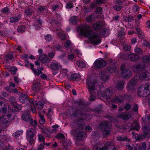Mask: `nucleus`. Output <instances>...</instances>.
Returning <instances> with one entry per match:
<instances>
[{
    "mask_svg": "<svg viewBox=\"0 0 150 150\" xmlns=\"http://www.w3.org/2000/svg\"><path fill=\"white\" fill-rule=\"evenodd\" d=\"M86 136V134L83 132L79 131L76 134V136L77 138H83Z\"/></svg>",
    "mask_w": 150,
    "mask_h": 150,
    "instance_id": "58836bf2",
    "label": "nucleus"
},
{
    "mask_svg": "<svg viewBox=\"0 0 150 150\" xmlns=\"http://www.w3.org/2000/svg\"><path fill=\"white\" fill-rule=\"evenodd\" d=\"M84 119V117H82L74 120V123L71 124L74 130L77 131L79 129V128L81 129L83 128L84 123L83 122Z\"/></svg>",
    "mask_w": 150,
    "mask_h": 150,
    "instance_id": "20e7f679",
    "label": "nucleus"
},
{
    "mask_svg": "<svg viewBox=\"0 0 150 150\" xmlns=\"http://www.w3.org/2000/svg\"><path fill=\"white\" fill-rule=\"evenodd\" d=\"M36 105L38 109L39 110H42L44 107L43 104L40 101L37 103Z\"/></svg>",
    "mask_w": 150,
    "mask_h": 150,
    "instance_id": "5fc2aeb1",
    "label": "nucleus"
},
{
    "mask_svg": "<svg viewBox=\"0 0 150 150\" xmlns=\"http://www.w3.org/2000/svg\"><path fill=\"white\" fill-rule=\"evenodd\" d=\"M25 27L24 25H21L17 28V31L18 32L22 33L25 31Z\"/></svg>",
    "mask_w": 150,
    "mask_h": 150,
    "instance_id": "49530a36",
    "label": "nucleus"
},
{
    "mask_svg": "<svg viewBox=\"0 0 150 150\" xmlns=\"http://www.w3.org/2000/svg\"><path fill=\"white\" fill-rule=\"evenodd\" d=\"M138 94L140 96L144 97L150 95V85L146 83L144 87H140L138 89Z\"/></svg>",
    "mask_w": 150,
    "mask_h": 150,
    "instance_id": "7ed1b4c3",
    "label": "nucleus"
},
{
    "mask_svg": "<svg viewBox=\"0 0 150 150\" xmlns=\"http://www.w3.org/2000/svg\"><path fill=\"white\" fill-rule=\"evenodd\" d=\"M123 6H122L115 5L113 6V8L114 9L119 11H120L122 8Z\"/></svg>",
    "mask_w": 150,
    "mask_h": 150,
    "instance_id": "0e129e2a",
    "label": "nucleus"
},
{
    "mask_svg": "<svg viewBox=\"0 0 150 150\" xmlns=\"http://www.w3.org/2000/svg\"><path fill=\"white\" fill-rule=\"evenodd\" d=\"M126 146L127 147V149L129 150H133L134 145H130L129 144L127 143L126 144Z\"/></svg>",
    "mask_w": 150,
    "mask_h": 150,
    "instance_id": "338daca9",
    "label": "nucleus"
},
{
    "mask_svg": "<svg viewBox=\"0 0 150 150\" xmlns=\"http://www.w3.org/2000/svg\"><path fill=\"white\" fill-rule=\"evenodd\" d=\"M21 108V107L20 105L16 104L13 105L12 107V110L14 111L18 112Z\"/></svg>",
    "mask_w": 150,
    "mask_h": 150,
    "instance_id": "72a5a7b5",
    "label": "nucleus"
},
{
    "mask_svg": "<svg viewBox=\"0 0 150 150\" xmlns=\"http://www.w3.org/2000/svg\"><path fill=\"white\" fill-rule=\"evenodd\" d=\"M45 40L47 42H50L52 40V37L50 34H47L45 36Z\"/></svg>",
    "mask_w": 150,
    "mask_h": 150,
    "instance_id": "680f3d73",
    "label": "nucleus"
},
{
    "mask_svg": "<svg viewBox=\"0 0 150 150\" xmlns=\"http://www.w3.org/2000/svg\"><path fill=\"white\" fill-rule=\"evenodd\" d=\"M72 111V115L74 117L79 116V115H81L83 116L85 115L83 110L78 107L73 108Z\"/></svg>",
    "mask_w": 150,
    "mask_h": 150,
    "instance_id": "6e6552de",
    "label": "nucleus"
},
{
    "mask_svg": "<svg viewBox=\"0 0 150 150\" xmlns=\"http://www.w3.org/2000/svg\"><path fill=\"white\" fill-rule=\"evenodd\" d=\"M34 99L33 98H31L29 100V101L30 104V109L33 112L35 113L36 111V109L35 108V103L34 101Z\"/></svg>",
    "mask_w": 150,
    "mask_h": 150,
    "instance_id": "a878e982",
    "label": "nucleus"
},
{
    "mask_svg": "<svg viewBox=\"0 0 150 150\" xmlns=\"http://www.w3.org/2000/svg\"><path fill=\"white\" fill-rule=\"evenodd\" d=\"M78 30L81 34L88 38L91 42L95 45L99 44L100 42V38L97 34L92 30L90 27L87 25L80 26Z\"/></svg>",
    "mask_w": 150,
    "mask_h": 150,
    "instance_id": "f257e3e1",
    "label": "nucleus"
},
{
    "mask_svg": "<svg viewBox=\"0 0 150 150\" xmlns=\"http://www.w3.org/2000/svg\"><path fill=\"white\" fill-rule=\"evenodd\" d=\"M94 64L95 66L98 68H102L106 65V62L103 60H96Z\"/></svg>",
    "mask_w": 150,
    "mask_h": 150,
    "instance_id": "f8f14e48",
    "label": "nucleus"
},
{
    "mask_svg": "<svg viewBox=\"0 0 150 150\" xmlns=\"http://www.w3.org/2000/svg\"><path fill=\"white\" fill-rule=\"evenodd\" d=\"M86 86L88 91L91 94L89 98V100L93 101L96 98V94L94 91L99 86L98 83L96 80L92 79V78H88L86 80Z\"/></svg>",
    "mask_w": 150,
    "mask_h": 150,
    "instance_id": "f03ea898",
    "label": "nucleus"
},
{
    "mask_svg": "<svg viewBox=\"0 0 150 150\" xmlns=\"http://www.w3.org/2000/svg\"><path fill=\"white\" fill-rule=\"evenodd\" d=\"M71 80L72 81H74L80 77V75L79 74H71Z\"/></svg>",
    "mask_w": 150,
    "mask_h": 150,
    "instance_id": "4c0bfd02",
    "label": "nucleus"
},
{
    "mask_svg": "<svg viewBox=\"0 0 150 150\" xmlns=\"http://www.w3.org/2000/svg\"><path fill=\"white\" fill-rule=\"evenodd\" d=\"M112 101L115 103H121L123 102L124 98L121 95H119L112 99Z\"/></svg>",
    "mask_w": 150,
    "mask_h": 150,
    "instance_id": "b1692460",
    "label": "nucleus"
},
{
    "mask_svg": "<svg viewBox=\"0 0 150 150\" xmlns=\"http://www.w3.org/2000/svg\"><path fill=\"white\" fill-rule=\"evenodd\" d=\"M39 141L40 142H44L45 138L43 135L41 134H39L38 135Z\"/></svg>",
    "mask_w": 150,
    "mask_h": 150,
    "instance_id": "de8ad7c7",
    "label": "nucleus"
},
{
    "mask_svg": "<svg viewBox=\"0 0 150 150\" xmlns=\"http://www.w3.org/2000/svg\"><path fill=\"white\" fill-rule=\"evenodd\" d=\"M32 71L35 74L38 76L40 74H42V72L40 70L39 68L33 69Z\"/></svg>",
    "mask_w": 150,
    "mask_h": 150,
    "instance_id": "8fccbe9b",
    "label": "nucleus"
},
{
    "mask_svg": "<svg viewBox=\"0 0 150 150\" xmlns=\"http://www.w3.org/2000/svg\"><path fill=\"white\" fill-rule=\"evenodd\" d=\"M58 35L59 36L60 38L62 40H64L66 39V35L64 33H58Z\"/></svg>",
    "mask_w": 150,
    "mask_h": 150,
    "instance_id": "4d7b16f0",
    "label": "nucleus"
},
{
    "mask_svg": "<svg viewBox=\"0 0 150 150\" xmlns=\"http://www.w3.org/2000/svg\"><path fill=\"white\" fill-rule=\"evenodd\" d=\"M22 119L25 121H30L31 119V117L30 114L28 112H25L23 114L21 117Z\"/></svg>",
    "mask_w": 150,
    "mask_h": 150,
    "instance_id": "5701e85b",
    "label": "nucleus"
},
{
    "mask_svg": "<svg viewBox=\"0 0 150 150\" xmlns=\"http://www.w3.org/2000/svg\"><path fill=\"white\" fill-rule=\"evenodd\" d=\"M142 61L144 62H150V55H142Z\"/></svg>",
    "mask_w": 150,
    "mask_h": 150,
    "instance_id": "c756f323",
    "label": "nucleus"
},
{
    "mask_svg": "<svg viewBox=\"0 0 150 150\" xmlns=\"http://www.w3.org/2000/svg\"><path fill=\"white\" fill-rule=\"evenodd\" d=\"M100 76L101 79L104 81L108 79L109 77V74L106 70L101 71L100 74Z\"/></svg>",
    "mask_w": 150,
    "mask_h": 150,
    "instance_id": "ddd939ff",
    "label": "nucleus"
},
{
    "mask_svg": "<svg viewBox=\"0 0 150 150\" xmlns=\"http://www.w3.org/2000/svg\"><path fill=\"white\" fill-rule=\"evenodd\" d=\"M29 122L30 125L33 127H35L37 125L38 122L35 120L33 121V119L31 118V120L29 121Z\"/></svg>",
    "mask_w": 150,
    "mask_h": 150,
    "instance_id": "37998d69",
    "label": "nucleus"
},
{
    "mask_svg": "<svg viewBox=\"0 0 150 150\" xmlns=\"http://www.w3.org/2000/svg\"><path fill=\"white\" fill-rule=\"evenodd\" d=\"M140 79V78L139 76V75H137L134 76V77L132 78L131 80H132V81L134 82H135V83L136 84L137 81Z\"/></svg>",
    "mask_w": 150,
    "mask_h": 150,
    "instance_id": "13d9d810",
    "label": "nucleus"
},
{
    "mask_svg": "<svg viewBox=\"0 0 150 150\" xmlns=\"http://www.w3.org/2000/svg\"><path fill=\"white\" fill-rule=\"evenodd\" d=\"M55 138L59 139H61L62 141L65 139V137L64 134L62 133H59L56 135Z\"/></svg>",
    "mask_w": 150,
    "mask_h": 150,
    "instance_id": "79ce46f5",
    "label": "nucleus"
},
{
    "mask_svg": "<svg viewBox=\"0 0 150 150\" xmlns=\"http://www.w3.org/2000/svg\"><path fill=\"white\" fill-rule=\"evenodd\" d=\"M36 131L33 128H29L27 131L26 137H33L35 135Z\"/></svg>",
    "mask_w": 150,
    "mask_h": 150,
    "instance_id": "aec40b11",
    "label": "nucleus"
},
{
    "mask_svg": "<svg viewBox=\"0 0 150 150\" xmlns=\"http://www.w3.org/2000/svg\"><path fill=\"white\" fill-rule=\"evenodd\" d=\"M50 63V68L52 70H59L61 67L60 64L55 60H51Z\"/></svg>",
    "mask_w": 150,
    "mask_h": 150,
    "instance_id": "0eeeda50",
    "label": "nucleus"
},
{
    "mask_svg": "<svg viewBox=\"0 0 150 150\" xmlns=\"http://www.w3.org/2000/svg\"><path fill=\"white\" fill-rule=\"evenodd\" d=\"M60 143L63 147V149L67 150L71 146V142L69 140L64 139L61 141Z\"/></svg>",
    "mask_w": 150,
    "mask_h": 150,
    "instance_id": "9b49d317",
    "label": "nucleus"
},
{
    "mask_svg": "<svg viewBox=\"0 0 150 150\" xmlns=\"http://www.w3.org/2000/svg\"><path fill=\"white\" fill-rule=\"evenodd\" d=\"M54 45L52 48L54 51L61 50L62 49V46L59 44H57L56 45L53 44Z\"/></svg>",
    "mask_w": 150,
    "mask_h": 150,
    "instance_id": "e433bc0d",
    "label": "nucleus"
},
{
    "mask_svg": "<svg viewBox=\"0 0 150 150\" xmlns=\"http://www.w3.org/2000/svg\"><path fill=\"white\" fill-rule=\"evenodd\" d=\"M46 10V6H39L37 8V11L40 13H43Z\"/></svg>",
    "mask_w": 150,
    "mask_h": 150,
    "instance_id": "a19ab883",
    "label": "nucleus"
},
{
    "mask_svg": "<svg viewBox=\"0 0 150 150\" xmlns=\"http://www.w3.org/2000/svg\"><path fill=\"white\" fill-rule=\"evenodd\" d=\"M21 17L20 15H17L10 17L9 18L10 22L11 23H15L18 21Z\"/></svg>",
    "mask_w": 150,
    "mask_h": 150,
    "instance_id": "6ab92c4d",
    "label": "nucleus"
},
{
    "mask_svg": "<svg viewBox=\"0 0 150 150\" xmlns=\"http://www.w3.org/2000/svg\"><path fill=\"white\" fill-rule=\"evenodd\" d=\"M146 66L143 63H139L134 65L133 67V69L135 72H138L144 70Z\"/></svg>",
    "mask_w": 150,
    "mask_h": 150,
    "instance_id": "9d476101",
    "label": "nucleus"
},
{
    "mask_svg": "<svg viewBox=\"0 0 150 150\" xmlns=\"http://www.w3.org/2000/svg\"><path fill=\"white\" fill-rule=\"evenodd\" d=\"M76 64L79 67L82 68H85L86 66L85 63L81 61H77Z\"/></svg>",
    "mask_w": 150,
    "mask_h": 150,
    "instance_id": "a18cd8bd",
    "label": "nucleus"
},
{
    "mask_svg": "<svg viewBox=\"0 0 150 150\" xmlns=\"http://www.w3.org/2000/svg\"><path fill=\"white\" fill-rule=\"evenodd\" d=\"M28 96L27 95L21 94L19 98V101L21 103H24L25 100L27 99Z\"/></svg>",
    "mask_w": 150,
    "mask_h": 150,
    "instance_id": "7c9ffc66",
    "label": "nucleus"
},
{
    "mask_svg": "<svg viewBox=\"0 0 150 150\" xmlns=\"http://www.w3.org/2000/svg\"><path fill=\"white\" fill-rule=\"evenodd\" d=\"M118 117L123 120H126L128 119V115L126 113L123 112L118 116Z\"/></svg>",
    "mask_w": 150,
    "mask_h": 150,
    "instance_id": "ea45409f",
    "label": "nucleus"
},
{
    "mask_svg": "<svg viewBox=\"0 0 150 150\" xmlns=\"http://www.w3.org/2000/svg\"><path fill=\"white\" fill-rule=\"evenodd\" d=\"M149 74L147 72H143L139 75L140 79L143 80L144 79L146 78Z\"/></svg>",
    "mask_w": 150,
    "mask_h": 150,
    "instance_id": "c9c22d12",
    "label": "nucleus"
},
{
    "mask_svg": "<svg viewBox=\"0 0 150 150\" xmlns=\"http://www.w3.org/2000/svg\"><path fill=\"white\" fill-rule=\"evenodd\" d=\"M125 85V82L123 81H118L116 86V88L119 91L122 90L124 87Z\"/></svg>",
    "mask_w": 150,
    "mask_h": 150,
    "instance_id": "a211bd4d",
    "label": "nucleus"
},
{
    "mask_svg": "<svg viewBox=\"0 0 150 150\" xmlns=\"http://www.w3.org/2000/svg\"><path fill=\"white\" fill-rule=\"evenodd\" d=\"M29 143L32 144L34 143V139L33 137H26Z\"/></svg>",
    "mask_w": 150,
    "mask_h": 150,
    "instance_id": "6e6d98bb",
    "label": "nucleus"
},
{
    "mask_svg": "<svg viewBox=\"0 0 150 150\" xmlns=\"http://www.w3.org/2000/svg\"><path fill=\"white\" fill-rule=\"evenodd\" d=\"M125 35V32L122 31H120L118 33V36L120 38H122Z\"/></svg>",
    "mask_w": 150,
    "mask_h": 150,
    "instance_id": "774afa93",
    "label": "nucleus"
},
{
    "mask_svg": "<svg viewBox=\"0 0 150 150\" xmlns=\"http://www.w3.org/2000/svg\"><path fill=\"white\" fill-rule=\"evenodd\" d=\"M109 122L107 121H103L100 123L99 125L98 129L101 130L107 129L109 128Z\"/></svg>",
    "mask_w": 150,
    "mask_h": 150,
    "instance_id": "4468645a",
    "label": "nucleus"
},
{
    "mask_svg": "<svg viewBox=\"0 0 150 150\" xmlns=\"http://www.w3.org/2000/svg\"><path fill=\"white\" fill-rule=\"evenodd\" d=\"M104 147L102 148H100L98 145H95L93 147V150H108L111 149L114 146L113 143L112 142H105L104 143Z\"/></svg>",
    "mask_w": 150,
    "mask_h": 150,
    "instance_id": "423d86ee",
    "label": "nucleus"
},
{
    "mask_svg": "<svg viewBox=\"0 0 150 150\" xmlns=\"http://www.w3.org/2000/svg\"><path fill=\"white\" fill-rule=\"evenodd\" d=\"M9 88L8 89V91L10 93H18V89L16 88L12 89L11 87L15 88L16 85L13 82H10L9 85Z\"/></svg>",
    "mask_w": 150,
    "mask_h": 150,
    "instance_id": "dca6fc26",
    "label": "nucleus"
},
{
    "mask_svg": "<svg viewBox=\"0 0 150 150\" xmlns=\"http://www.w3.org/2000/svg\"><path fill=\"white\" fill-rule=\"evenodd\" d=\"M42 20L40 19H38L35 22V24L36 25H37V27L39 28H37V27H36V28H37V29H39L40 27L42 25Z\"/></svg>",
    "mask_w": 150,
    "mask_h": 150,
    "instance_id": "864d4df0",
    "label": "nucleus"
},
{
    "mask_svg": "<svg viewBox=\"0 0 150 150\" xmlns=\"http://www.w3.org/2000/svg\"><path fill=\"white\" fill-rule=\"evenodd\" d=\"M143 130L144 132L143 136L147 137L149 136V133L150 132V125H145L143 127Z\"/></svg>",
    "mask_w": 150,
    "mask_h": 150,
    "instance_id": "f3484780",
    "label": "nucleus"
},
{
    "mask_svg": "<svg viewBox=\"0 0 150 150\" xmlns=\"http://www.w3.org/2000/svg\"><path fill=\"white\" fill-rule=\"evenodd\" d=\"M38 59L41 63L44 64L47 62L48 58L47 55L43 54L39 55Z\"/></svg>",
    "mask_w": 150,
    "mask_h": 150,
    "instance_id": "412c9836",
    "label": "nucleus"
},
{
    "mask_svg": "<svg viewBox=\"0 0 150 150\" xmlns=\"http://www.w3.org/2000/svg\"><path fill=\"white\" fill-rule=\"evenodd\" d=\"M135 82L132 81V80H130L129 82L127 84V89L128 90H130L134 88V86L135 85Z\"/></svg>",
    "mask_w": 150,
    "mask_h": 150,
    "instance_id": "c85d7f7f",
    "label": "nucleus"
},
{
    "mask_svg": "<svg viewBox=\"0 0 150 150\" xmlns=\"http://www.w3.org/2000/svg\"><path fill=\"white\" fill-rule=\"evenodd\" d=\"M69 21L70 23L75 25L77 22V18L76 16H73L71 17Z\"/></svg>",
    "mask_w": 150,
    "mask_h": 150,
    "instance_id": "473e14b6",
    "label": "nucleus"
},
{
    "mask_svg": "<svg viewBox=\"0 0 150 150\" xmlns=\"http://www.w3.org/2000/svg\"><path fill=\"white\" fill-rule=\"evenodd\" d=\"M132 127L133 129L139 130L140 128V126L136 121L134 122L132 125Z\"/></svg>",
    "mask_w": 150,
    "mask_h": 150,
    "instance_id": "2f4dec72",
    "label": "nucleus"
},
{
    "mask_svg": "<svg viewBox=\"0 0 150 150\" xmlns=\"http://www.w3.org/2000/svg\"><path fill=\"white\" fill-rule=\"evenodd\" d=\"M104 26V24L103 22L98 21L92 24V28L96 31H98L101 30Z\"/></svg>",
    "mask_w": 150,
    "mask_h": 150,
    "instance_id": "1a4fd4ad",
    "label": "nucleus"
},
{
    "mask_svg": "<svg viewBox=\"0 0 150 150\" xmlns=\"http://www.w3.org/2000/svg\"><path fill=\"white\" fill-rule=\"evenodd\" d=\"M22 134V132L21 131H17L13 134V136L14 137L17 138L20 136Z\"/></svg>",
    "mask_w": 150,
    "mask_h": 150,
    "instance_id": "bf43d9fd",
    "label": "nucleus"
},
{
    "mask_svg": "<svg viewBox=\"0 0 150 150\" xmlns=\"http://www.w3.org/2000/svg\"><path fill=\"white\" fill-rule=\"evenodd\" d=\"M102 131L103 132V134L104 136H108L110 134V132L109 130V128L102 130Z\"/></svg>",
    "mask_w": 150,
    "mask_h": 150,
    "instance_id": "603ef678",
    "label": "nucleus"
},
{
    "mask_svg": "<svg viewBox=\"0 0 150 150\" xmlns=\"http://www.w3.org/2000/svg\"><path fill=\"white\" fill-rule=\"evenodd\" d=\"M39 116L40 118L39 123L41 124H43L45 123V120L44 116L40 113H39Z\"/></svg>",
    "mask_w": 150,
    "mask_h": 150,
    "instance_id": "c03bdc74",
    "label": "nucleus"
},
{
    "mask_svg": "<svg viewBox=\"0 0 150 150\" xmlns=\"http://www.w3.org/2000/svg\"><path fill=\"white\" fill-rule=\"evenodd\" d=\"M94 16L93 15H90L86 17V21L88 23H90L93 20Z\"/></svg>",
    "mask_w": 150,
    "mask_h": 150,
    "instance_id": "09e8293b",
    "label": "nucleus"
},
{
    "mask_svg": "<svg viewBox=\"0 0 150 150\" xmlns=\"http://www.w3.org/2000/svg\"><path fill=\"white\" fill-rule=\"evenodd\" d=\"M139 7L137 5H134L132 7V10L133 12H134L139 13Z\"/></svg>",
    "mask_w": 150,
    "mask_h": 150,
    "instance_id": "3c124183",
    "label": "nucleus"
},
{
    "mask_svg": "<svg viewBox=\"0 0 150 150\" xmlns=\"http://www.w3.org/2000/svg\"><path fill=\"white\" fill-rule=\"evenodd\" d=\"M117 139L118 141H125L126 142H129L130 141V140L127 137L123 135L118 136L117 137Z\"/></svg>",
    "mask_w": 150,
    "mask_h": 150,
    "instance_id": "cd10ccee",
    "label": "nucleus"
},
{
    "mask_svg": "<svg viewBox=\"0 0 150 150\" xmlns=\"http://www.w3.org/2000/svg\"><path fill=\"white\" fill-rule=\"evenodd\" d=\"M40 84L38 82L35 83H34L32 87V90L35 92H38L40 91Z\"/></svg>",
    "mask_w": 150,
    "mask_h": 150,
    "instance_id": "bb28decb",
    "label": "nucleus"
},
{
    "mask_svg": "<svg viewBox=\"0 0 150 150\" xmlns=\"http://www.w3.org/2000/svg\"><path fill=\"white\" fill-rule=\"evenodd\" d=\"M121 75L125 79H128L132 75V71L126 68L124 65H122L121 68Z\"/></svg>",
    "mask_w": 150,
    "mask_h": 150,
    "instance_id": "39448f33",
    "label": "nucleus"
},
{
    "mask_svg": "<svg viewBox=\"0 0 150 150\" xmlns=\"http://www.w3.org/2000/svg\"><path fill=\"white\" fill-rule=\"evenodd\" d=\"M13 59V54L11 52L8 53L4 57V60L6 63H9Z\"/></svg>",
    "mask_w": 150,
    "mask_h": 150,
    "instance_id": "393cba45",
    "label": "nucleus"
},
{
    "mask_svg": "<svg viewBox=\"0 0 150 150\" xmlns=\"http://www.w3.org/2000/svg\"><path fill=\"white\" fill-rule=\"evenodd\" d=\"M134 52L136 54H143V51L141 48L137 46H136L134 49Z\"/></svg>",
    "mask_w": 150,
    "mask_h": 150,
    "instance_id": "f704fd0d",
    "label": "nucleus"
},
{
    "mask_svg": "<svg viewBox=\"0 0 150 150\" xmlns=\"http://www.w3.org/2000/svg\"><path fill=\"white\" fill-rule=\"evenodd\" d=\"M128 57L130 61L135 62L138 60L139 56L136 54L132 53L128 55Z\"/></svg>",
    "mask_w": 150,
    "mask_h": 150,
    "instance_id": "4be33fe9",
    "label": "nucleus"
},
{
    "mask_svg": "<svg viewBox=\"0 0 150 150\" xmlns=\"http://www.w3.org/2000/svg\"><path fill=\"white\" fill-rule=\"evenodd\" d=\"M40 128L41 129V132L44 134H47V132H48V129L47 128L44 127H41Z\"/></svg>",
    "mask_w": 150,
    "mask_h": 150,
    "instance_id": "e2e57ef3",
    "label": "nucleus"
},
{
    "mask_svg": "<svg viewBox=\"0 0 150 150\" xmlns=\"http://www.w3.org/2000/svg\"><path fill=\"white\" fill-rule=\"evenodd\" d=\"M112 94V93L111 90L109 88H108L106 89V91L105 92L102 93V95L103 97L108 99L111 98Z\"/></svg>",
    "mask_w": 150,
    "mask_h": 150,
    "instance_id": "2eb2a0df",
    "label": "nucleus"
},
{
    "mask_svg": "<svg viewBox=\"0 0 150 150\" xmlns=\"http://www.w3.org/2000/svg\"><path fill=\"white\" fill-rule=\"evenodd\" d=\"M135 30L137 31L139 35H142L143 34V32L141 29L138 26L136 27Z\"/></svg>",
    "mask_w": 150,
    "mask_h": 150,
    "instance_id": "69168bd1",
    "label": "nucleus"
},
{
    "mask_svg": "<svg viewBox=\"0 0 150 150\" xmlns=\"http://www.w3.org/2000/svg\"><path fill=\"white\" fill-rule=\"evenodd\" d=\"M33 13L32 10L29 8H27L25 9V13L26 15H30Z\"/></svg>",
    "mask_w": 150,
    "mask_h": 150,
    "instance_id": "052dcab7",
    "label": "nucleus"
}]
</instances>
